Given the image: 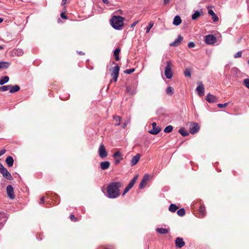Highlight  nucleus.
I'll use <instances>...</instances> for the list:
<instances>
[{
  "label": "nucleus",
  "instance_id": "1",
  "mask_svg": "<svg viewBox=\"0 0 249 249\" xmlns=\"http://www.w3.org/2000/svg\"><path fill=\"white\" fill-rule=\"evenodd\" d=\"M122 186L121 182H114L109 184L107 188L106 196L109 198H115L120 195V188Z\"/></svg>",
  "mask_w": 249,
  "mask_h": 249
},
{
  "label": "nucleus",
  "instance_id": "2",
  "mask_svg": "<svg viewBox=\"0 0 249 249\" xmlns=\"http://www.w3.org/2000/svg\"><path fill=\"white\" fill-rule=\"evenodd\" d=\"M124 18L120 16H113L110 20L112 27L116 29L120 30L124 26Z\"/></svg>",
  "mask_w": 249,
  "mask_h": 249
},
{
  "label": "nucleus",
  "instance_id": "3",
  "mask_svg": "<svg viewBox=\"0 0 249 249\" xmlns=\"http://www.w3.org/2000/svg\"><path fill=\"white\" fill-rule=\"evenodd\" d=\"M172 65L171 61L166 62V66L164 71V73L167 79H171L173 76V73L172 71Z\"/></svg>",
  "mask_w": 249,
  "mask_h": 249
},
{
  "label": "nucleus",
  "instance_id": "4",
  "mask_svg": "<svg viewBox=\"0 0 249 249\" xmlns=\"http://www.w3.org/2000/svg\"><path fill=\"white\" fill-rule=\"evenodd\" d=\"M0 172L2 175L3 178L8 180H12L13 179L11 174L8 171L7 169L5 168L3 165L0 163Z\"/></svg>",
  "mask_w": 249,
  "mask_h": 249
},
{
  "label": "nucleus",
  "instance_id": "5",
  "mask_svg": "<svg viewBox=\"0 0 249 249\" xmlns=\"http://www.w3.org/2000/svg\"><path fill=\"white\" fill-rule=\"evenodd\" d=\"M111 71V76L112 77V80L114 82H116L117 81V79L119 76V71H120V67L116 64V65L110 69ZM112 80H111V82Z\"/></svg>",
  "mask_w": 249,
  "mask_h": 249
},
{
  "label": "nucleus",
  "instance_id": "6",
  "mask_svg": "<svg viewBox=\"0 0 249 249\" xmlns=\"http://www.w3.org/2000/svg\"><path fill=\"white\" fill-rule=\"evenodd\" d=\"M216 41V37L213 35H208L205 36V43L207 44H213Z\"/></svg>",
  "mask_w": 249,
  "mask_h": 249
},
{
  "label": "nucleus",
  "instance_id": "7",
  "mask_svg": "<svg viewBox=\"0 0 249 249\" xmlns=\"http://www.w3.org/2000/svg\"><path fill=\"white\" fill-rule=\"evenodd\" d=\"M152 129L149 131V132L153 135L158 134L161 130L160 126H157V124L155 122H153L152 124Z\"/></svg>",
  "mask_w": 249,
  "mask_h": 249
},
{
  "label": "nucleus",
  "instance_id": "8",
  "mask_svg": "<svg viewBox=\"0 0 249 249\" xmlns=\"http://www.w3.org/2000/svg\"><path fill=\"white\" fill-rule=\"evenodd\" d=\"M99 155L101 158H105L107 155V153L104 144H101L99 148Z\"/></svg>",
  "mask_w": 249,
  "mask_h": 249
},
{
  "label": "nucleus",
  "instance_id": "9",
  "mask_svg": "<svg viewBox=\"0 0 249 249\" xmlns=\"http://www.w3.org/2000/svg\"><path fill=\"white\" fill-rule=\"evenodd\" d=\"M6 191L8 196L10 199H14L15 197V195L14 192V189L12 185H9L6 187Z\"/></svg>",
  "mask_w": 249,
  "mask_h": 249
},
{
  "label": "nucleus",
  "instance_id": "10",
  "mask_svg": "<svg viewBox=\"0 0 249 249\" xmlns=\"http://www.w3.org/2000/svg\"><path fill=\"white\" fill-rule=\"evenodd\" d=\"M196 90L198 94V95L200 97H202L204 94V88L202 83L199 82L198 83V86L196 89Z\"/></svg>",
  "mask_w": 249,
  "mask_h": 249
},
{
  "label": "nucleus",
  "instance_id": "11",
  "mask_svg": "<svg viewBox=\"0 0 249 249\" xmlns=\"http://www.w3.org/2000/svg\"><path fill=\"white\" fill-rule=\"evenodd\" d=\"M113 157L115 159V162L116 164H119L121 160H123V155L119 151L115 152L113 154Z\"/></svg>",
  "mask_w": 249,
  "mask_h": 249
},
{
  "label": "nucleus",
  "instance_id": "12",
  "mask_svg": "<svg viewBox=\"0 0 249 249\" xmlns=\"http://www.w3.org/2000/svg\"><path fill=\"white\" fill-rule=\"evenodd\" d=\"M199 129V126L197 123H193L190 127L189 132L194 134L196 133Z\"/></svg>",
  "mask_w": 249,
  "mask_h": 249
},
{
  "label": "nucleus",
  "instance_id": "13",
  "mask_svg": "<svg viewBox=\"0 0 249 249\" xmlns=\"http://www.w3.org/2000/svg\"><path fill=\"white\" fill-rule=\"evenodd\" d=\"M176 246L177 248H181L185 245V242L182 238L177 237L175 241Z\"/></svg>",
  "mask_w": 249,
  "mask_h": 249
},
{
  "label": "nucleus",
  "instance_id": "14",
  "mask_svg": "<svg viewBox=\"0 0 249 249\" xmlns=\"http://www.w3.org/2000/svg\"><path fill=\"white\" fill-rule=\"evenodd\" d=\"M206 100L209 103H215L217 102V98L210 93L207 95Z\"/></svg>",
  "mask_w": 249,
  "mask_h": 249
},
{
  "label": "nucleus",
  "instance_id": "15",
  "mask_svg": "<svg viewBox=\"0 0 249 249\" xmlns=\"http://www.w3.org/2000/svg\"><path fill=\"white\" fill-rule=\"evenodd\" d=\"M126 92L130 95L135 94L137 92L136 87L127 86L126 89Z\"/></svg>",
  "mask_w": 249,
  "mask_h": 249
},
{
  "label": "nucleus",
  "instance_id": "16",
  "mask_svg": "<svg viewBox=\"0 0 249 249\" xmlns=\"http://www.w3.org/2000/svg\"><path fill=\"white\" fill-rule=\"evenodd\" d=\"M148 180V176L147 175H146L143 177V178L141 180L140 185H139V188L140 189L143 188L144 187V186H145V185L146 184Z\"/></svg>",
  "mask_w": 249,
  "mask_h": 249
},
{
  "label": "nucleus",
  "instance_id": "17",
  "mask_svg": "<svg viewBox=\"0 0 249 249\" xmlns=\"http://www.w3.org/2000/svg\"><path fill=\"white\" fill-rule=\"evenodd\" d=\"M183 40V37L181 35H179L178 38L174 42L170 44L171 46H177Z\"/></svg>",
  "mask_w": 249,
  "mask_h": 249
},
{
  "label": "nucleus",
  "instance_id": "18",
  "mask_svg": "<svg viewBox=\"0 0 249 249\" xmlns=\"http://www.w3.org/2000/svg\"><path fill=\"white\" fill-rule=\"evenodd\" d=\"M140 158L141 155L139 154H137L136 155L134 156L131 160V166H134L140 160Z\"/></svg>",
  "mask_w": 249,
  "mask_h": 249
},
{
  "label": "nucleus",
  "instance_id": "19",
  "mask_svg": "<svg viewBox=\"0 0 249 249\" xmlns=\"http://www.w3.org/2000/svg\"><path fill=\"white\" fill-rule=\"evenodd\" d=\"M110 162L108 161H103L100 163V167L102 170H106L110 166Z\"/></svg>",
  "mask_w": 249,
  "mask_h": 249
},
{
  "label": "nucleus",
  "instance_id": "20",
  "mask_svg": "<svg viewBox=\"0 0 249 249\" xmlns=\"http://www.w3.org/2000/svg\"><path fill=\"white\" fill-rule=\"evenodd\" d=\"M5 162L8 167H10L13 165L14 160L11 156H8L5 160Z\"/></svg>",
  "mask_w": 249,
  "mask_h": 249
},
{
  "label": "nucleus",
  "instance_id": "21",
  "mask_svg": "<svg viewBox=\"0 0 249 249\" xmlns=\"http://www.w3.org/2000/svg\"><path fill=\"white\" fill-rule=\"evenodd\" d=\"M20 89V87L18 85L12 86L10 85V93H13L18 91Z\"/></svg>",
  "mask_w": 249,
  "mask_h": 249
},
{
  "label": "nucleus",
  "instance_id": "22",
  "mask_svg": "<svg viewBox=\"0 0 249 249\" xmlns=\"http://www.w3.org/2000/svg\"><path fill=\"white\" fill-rule=\"evenodd\" d=\"M181 23L180 17L178 16L175 17L173 20V24L176 26L179 25Z\"/></svg>",
  "mask_w": 249,
  "mask_h": 249
},
{
  "label": "nucleus",
  "instance_id": "23",
  "mask_svg": "<svg viewBox=\"0 0 249 249\" xmlns=\"http://www.w3.org/2000/svg\"><path fill=\"white\" fill-rule=\"evenodd\" d=\"M121 51V50L119 48L116 49L114 51V56L115 57V59L116 61H119L120 59L119 57V53Z\"/></svg>",
  "mask_w": 249,
  "mask_h": 249
},
{
  "label": "nucleus",
  "instance_id": "24",
  "mask_svg": "<svg viewBox=\"0 0 249 249\" xmlns=\"http://www.w3.org/2000/svg\"><path fill=\"white\" fill-rule=\"evenodd\" d=\"M133 186L134 185L132 184V183L129 182L127 186L124 189V191L123 193V196H124L126 193H127L130 190V189H131L133 187Z\"/></svg>",
  "mask_w": 249,
  "mask_h": 249
},
{
  "label": "nucleus",
  "instance_id": "25",
  "mask_svg": "<svg viewBox=\"0 0 249 249\" xmlns=\"http://www.w3.org/2000/svg\"><path fill=\"white\" fill-rule=\"evenodd\" d=\"M9 80L8 76H5L2 77L0 80V85H3L4 84L7 83Z\"/></svg>",
  "mask_w": 249,
  "mask_h": 249
},
{
  "label": "nucleus",
  "instance_id": "26",
  "mask_svg": "<svg viewBox=\"0 0 249 249\" xmlns=\"http://www.w3.org/2000/svg\"><path fill=\"white\" fill-rule=\"evenodd\" d=\"M113 118L116 121L115 125L116 126L119 125L120 124L121 121L122 120V118L119 116H114Z\"/></svg>",
  "mask_w": 249,
  "mask_h": 249
},
{
  "label": "nucleus",
  "instance_id": "27",
  "mask_svg": "<svg viewBox=\"0 0 249 249\" xmlns=\"http://www.w3.org/2000/svg\"><path fill=\"white\" fill-rule=\"evenodd\" d=\"M178 209V207L176 205L171 204L169 206V211L171 212L174 213Z\"/></svg>",
  "mask_w": 249,
  "mask_h": 249
},
{
  "label": "nucleus",
  "instance_id": "28",
  "mask_svg": "<svg viewBox=\"0 0 249 249\" xmlns=\"http://www.w3.org/2000/svg\"><path fill=\"white\" fill-rule=\"evenodd\" d=\"M156 231L160 234H166L168 233V230L167 229L162 228H159L156 229Z\"/></svg>",
  "mask_w": 249,
  "mask_h": 249
},
{
  "label": "nucleus",
  "instance_id": "29",
  "mask_svg": "<svg viewBox=\"0 0 249 249\" xmlns=\"http://www.w3.org/2000/svg\"><path fill=\"white\" fill-rule=\"evenodd\" d=\"M199 213L201 215L202 217L205 215V208L203 206H200L198 210Z\"/></svg>",
  "mask_w": 249,
  "mask_h": 249
},
{
  "label": "nucleus",
  "instance_id": "30",
  "mask_svg": "<svg viewBox=\"0 0 249 249\" xmlns=\"http://www.w3.org/2000/svg\"><path fill=\"white\" fill-rule=\"evenodd\" d=\"M9 66V64L7 62H0V69H6Z\"/></svg>",
  "mask_w": 249,
  "mask_h": 249
},
{
  "label": "nucleus",
  "instance_id": "31",
  "mask_svg": "<svg viewBox=\"0 0 249 249\" xmlns=\"http://www.w3.org/2000/svg\"><path fill=\"white\" fill-rule=\"evenodd\" d=\"M178 132L183 136H187L188 135L189 133L188 131L185 130L184 128H180L178 130Z\"/></svg>",
  "mask_w": 249,
  "mask_h": 249
},
{
  "label": "nucleus",
  "instance_id": "32",
  "mask_svg": "<svg viewBox=\"0 0 249 249\" xmlns=\"http://www.w3.org/2000/svg\"><path fill=\"white\" fill-rule=\"evenodd\" d=\"M200 16V13L199 11H196L192 15V18L193 20L196 19L198 17Z\"/></svg>",
  "mask_w": 249,
  "mask_h": 249
},
{
  "label": "nucleus",
  "instance_id": "33",
  "mask_svg": "<svg viewBox=\"0 0 249 249\" xmlns=\"http://www.w3.org/2000/svg\"><path fill=\"white\" fill-rule=\"evenodd\" d=\"M10 85L3 86L0 87V91H5L7 90L10 91Z\"/></svg>",
  "mask_w": 249,
  "mask_h": 249
},
{
  "label": "nucleus",
  "instance_id": "34",
  "mask_svg": "<svg viewBox=\"0 0 249 249\" xmlns=\"http://www.w3.org/2000/svg\"><path fill=\"white\" fill-rule=\"evenodd\" d=\"M177 214L180 216H184L185 214V210L183 208L179 209L177 211Z\"/></svg>",
  "mask_w": 249,
  "mask_h": 249
},
{
  "label": "nucleus",
  "instance_id": "35",
  "mask_svg": "<svg viewBox=\"0 0 249 249\" xmlns=\"http://www.w3.org/2000/svg\"><path fill=\"white\" fill-rule=\"evenodd\" d=\"M173 127L172 125H168L164 129V132L165 133H170L173 130Z\"/></svg>",
  "mask_w": 249,
  "mask_h": 249
},
{
  "label": "nucleus",
  "instance_id": "36",
  "mask_svg": "<svg viewBox=\"0 0 249 249\" xmlns=\"http://www.w3.org/2000/svg\"><path fill=\"white\" fill-rule=\"evenodd\" d=\"M166 93L169 95H172L174 92V89L172 87H168L166 90Z\"/></svg>",
  "mask_w": 249,
  "mask_h": 249
},
{
  "label": "nucleus",
  "instance_id": "37",
  "mask_svg": "<svg viewBox=\"0 0 249 249\" xmlns=\"http://www.w3.org/2000/svg\"><path fill=\"white\" fill-rule=\"evenodd\" d=\"M154 25V23L153 22H149L148 26L146 28V33H148L150 30V29L152 28Z\"/></svg>",
  "mask_w": 249,
  "mask_h": 249
},
{
  "label": "nucleus",
  "instance_id": "38",
  "mask_svg": "<svg viewBox=\"0 0 249 249\" xmlns=\"http://www.w3.org/2000/svg\"><path fill=\"white\" fill-rule=\"evenodd\" d=\"M184 73L186 76H188V77L191 76V71H190V70L188 69H186L185 70Z\"/></svg>",
  "mask_w": 249,
  "mask_h": 249
},
{
  "label": "nucleus",
  "instance_id": "39",
  "mask_svg": "<svg viewBox=\"0 0 249 249\" xmlns=\"http://www.w3.org/2000/svg\"><path fill=\"white\" fill-rule=\"evenodd\" d=\"M134 71H135V69L133 68L127 69L124 71V73L129 74H131L132 72H133Z\"/></svg>",
  "mask_w": 249,
  "mask_h": 249
},
{
  "label": "nucleus",
  "instance_id": "40",
  "mask_svg": "<svg viewBox=\"0 0 249 249\" xmlns=\"http://www.w3.org/2000/svg\"><path fill=\"white\" fill-rule=\"evenodd\" d=\"M228 104H229L228 103H226L225 104L219 103V104H217V107L219 108L225 107L228 105Z\"/></svg>",
  "mask_w": 249,
  "mask_h": 249
},
{
  "label": "nucleus",
  "instance_id": "41",
  "mask_svg": "<svg viewBox=\"0 0 249 249\" xmlns=\"http://www.w3.org/2000/svg\"><path fill=\"white\" fill-rule=\"evenodd\" d=\"M245 86L249 89V79H245L244 80Z\"/></svg>",
  "mask_w": 249,
  "mask_h": 249
},
{
  "label": "nucleus",
  "instance_id": "42",
  "mask_svg": "<svg viewBox=\"0 0 249 249\" xmlns=\"http://www.w3.org/2000/svg\"><path fill=\"white\" fill-rule=\"evenodd\" d=\"M188 46L190 48H194L195 46V44L193 42H190L188 44Z\"/></svg>",
  "mask_w": 249,
  "mask_h": 249
},
{
  "label": "nucleus",
  "instance_id": "43",
  "mask_svg": "<svg viewBox=\"0 0 249 249\" xmlns=\"http://www.w3.org/2000/svg\"><path fill=\"white\" fill-rule=\"evenodd\" d=\"M138 178V176H136L135 177H133V178H132V179L130 181V183H132V184L133 185H134V184L136 182V181L137 180Z\"/></svg>",
  "mask_w": 249,
  "mask_h": 249
},
{
  "label": "nucleus",
  "instance_id": "44",
  "mask_svg": "<svg viewBox=\"0 0 249 249\" xmlns=\"http://www.w3.org/2000/svg\"><path fill=\"white\" fill-rule=\"evenodd\" d=\"M241 52H238L234 55L235 58H238L241 56Z\"/></svg>",
  "mask_w": 249,
  "mask_h": 249
},
{
  "label": "nucleus",
  "instance_id": "45",
  "mask_svg": "<svg viewBox=\"0 0 249 249\" xmlns=\"http://www.w3.org/2000/svg\"><path fill=\"white\" fill-rule=\"evenodd\" d=\"M212 19L213 21H216L218 20V17L215 14H214V16H212Z\"/></svg>",
  "mask_w": 249,
  "mask_h": 249
},
{
  "label": "nucleus",
  "instance_id": "46",
  "mask_svg": "<svg viewBox=\"0 0 249 249\" xmlns=\"http://www.w3.org/2000/svg\"><path fill=\"white\" fill-rule=\"evenodd\" d=\"M208 14L210 15L211 16H214L215 13L212 9H209L208 10Z\"/></svg>",
  "mask_w": 249,
  "mask_h": 249
},
{
  "label": "nucleus",
  "instance_id": "47",
  "mask_svg": "<svg viewBox=\"0 0 249 249\" xmlns=\"http://www.w3.org/2000/svg\"><path fill=\"white\" fill-rule=\"evenodd\" d=\"M16 51L18 53H17L18 55H21L23 54V52H22V50L20 49H18L16 50Z\"/></svg>",
  "mask_w": 249,
  "mask_h": 249
},
{
  "label": "nucleus",
  "instance_id": "48",
  "mask_svg": "<svg viewBox=\"0 0 249 249\" xmlns=\"http://www.w3.org/2000/svg\"><path fill=\"white\" fill-rule=\"evenodd\" d=\"M61 17L63 19H67V17L64 13H62L60 15Z\"/></svg>",
  "mask_w": 249,
  "mask_h": 249
},
{
  "label": "nucleus",
  "instance_id": "49",
  "mask_svg": "<svg viewBox=\"0 0 249 249\" xmlns=\"http://www.w3.org/2000/svg\"><path fill=\"white\" fill-rule=\"evenodd\" d=\"M6 152L5 149H2L0 151V157L3 155Z\"/></svg>",
  "mask_w": 249,
  "mask_h": 249
},
{
  "label": "nucleus",
  "instance_id": "50",
  "mask_svg": "<svg viewBox=\"0 0 249 249\" xmlns=\"http://www.w3.org/2000/svg\"><path fill=\"white\" fill-rule=\"evenodd\" d=\"M44 202V197H42L40 199V201L39 202V204H42V203H43Z\"/></svg>",
  "mask_w": 249,
  "mask_h": 249
},
{
  "label": "nucleus",
  "instance_id": "51",
  "mask_svg": "<svg viewBox=\"0 0 249 249\" xmlns=\"http://www.w3.org/2000/svg\"><path fill=\"white\" fill-rule=\"evenodd\" d=\"M102 0L104 3L106 4L107 5H108L109 4V2L108 0Z\"/></svg>",
  "mask_w": 249,
  "mask_h": 249
},
{
  "label": "nucleus",
  "instance_id": "52",
  "mask_svg": "<svg viewBox=\"0 0 249 249\" xmlns=\"http://www.w3.org/2000/svg\"><path fill=\"white\" fill-rule=\"evenodd\" d=\"M71 220H73L75 219V216L73 214H71L70 216Z\"/></svg>",
  "mask_w": 249,
  "mask_h": 249
},
{
  "label": "nucleus",
  "instance_id": "53",
  "mask_svg": "<svg viewBox=\"0 0 249 249\" xmlns=\"http://www.w3.org/2000/svg\"><path fill=\"white\" fill-rule=\"evenodd\" d=\"M170 0H163V2L164 4H166L169 2Z\"/></svg>",
  "mask_w": 249,
  "mask_h": 249
},
{
  "label": "nucleus",
  "instance_id": "54",
  "mask_svg": "<svg viewBox=\"0 0 249 249\" xmlns=\"http://www.w3.org/2000/svg\"><path fill=\"white\" fill-rule=\"evenodd\" d=\"M138 22V21H135L134 22L132 25H131V27H133L134 26H135Z\"/></svg>",
  "mask_w": 249,
  "mask_h": 249
},
{
  "label": "nucleus",
  "instance_id": "55",
  "mask_svg": "<svg viewBox=\"0 0 249 249\" xmlns=\"http://www.w3.org/2000/svg\"><path fill=\"white\" fill-rule=\"evenodd\" d=\"M127 124V123H124V124H123V125L122 127H123V128H124L126 126Z\"/></svg>",
  "mask_w": 249,
  "mask_h": 249
},
{
  "label": "nucleus",
  "instance_id": "56",
  "mask_svg": "<svg viewBox=\"0 0 249 249\" xmlns=\"http://www.w3.org/2000/svg\"><path fill=\"white\" fill-rule=\"evenodd\" d=\"M67 1V0H62V4H65Z\"/></svg>",
  "mask_w": 249,
  "mask_h": 249
},
{
  "label": "nucleus",
  "instance_id": "57",
  "mask_svg": "<svg viewBox=\"0 0 249 249\" xmlns=\"http://www.w3.org/2000/svg\"><path fill=\"white\" fill-rule=\"evenodd\" d=\"M3 19L0 18V23H1L3 21Z\"/></svg>",
  "mask_w": 249,
  "mask_h": 249
},
{
  "label": "nucleus",
  "instance_id": "58",
  "mask_svg": "<svg viewBox=\"0 0 249 249\" xmlns=\"http://www.w3.org/2000/svg\"><path fill=\"white\" fill-rule=\"evenodd\" d=\"M3 49V47L2 46H0V50H2Z\"/></svg>",
  "mask_w": 249,
  "mask_h": 249
},
{
  "label": "nucleus",
  "instance_id": "59",
  "mask_svg": "<svg viewBox=\"0 0 249 249\" xmlns=\"http://www.w3.org/2000/svg\"><path fill=\"white\" fill-rule=\"evenodd\" d=\"M79 53L80 54H84L82 52H80Z\"/></svg>",
  "mask_w": 249,
  "mask_h": 249
},
{
  "label": "nucleus",
  "instance_id": "60",
  "mask_svg": "<svg viewBox=\"0 0 249 249\" xmlns=\"http://www.w3.org/2000/svg\"><path fill=\"white\" fill-rule=\"evenodd\" d=\"M248 63L249 64V60L248 61Z\"/></svg>",
  "mask_w": 249,
  "mask_h": 249
}]
</instances>
